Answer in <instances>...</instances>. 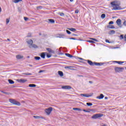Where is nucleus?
<instances>
[{"label":"nucleus","mask_w":126,"mask_h":126,"mask_svg":"<svg viewBox=\"0 0 126 126\" xmlns=\"http://www.w3.org/2000/svg\"><path fill=\"white\" fill-rule=\"evenodd\" d=\"M47 51H48V52H49V53H52V54H54V53H55V51H54V50H52V49L51 48H46Z\"/></svg>","instance_id":"obj_17"},{"label":"nucleus","mask_w":126,"mask_h":126,"mask_svg":"<svg viewBox=\"0 0 126 126\" xmlns=\"http://www.w3.org/2000/svg\"><path fill=\"white\" fill-rule=\"evenodd\" d=\"M68 30H69L70 31H72V32H75V31H76V29L73 28H68Z\"/></svg>","instance_id":"obj_21"},{"label":"nucleus","mask_w":126,"mask_h":126,"mask_svg":"<svg viewBox=\"0 0 126 126\" xmlns=\"http://www.w3.org/2000/svg\"><path fill=\"white\" fill-rule=\"evenodd\" d=\"M48 22H49V23H51L52 24H54L55 23V20L53 19H48Z\"/></svg>","instance_id":"obj_14"},{"label":"nucleus","mask_w":126,"mask_h":126,"mask_svg":"<svg viewBox=\"0 0 126 126\" xmlns=\"http://www.w3.org/2000/svg\"><path fill=\"white\" fill-rule=\"evenodd\" d=\"M75 59H79V60H84L83 58H81L80 57H76V58H75Z\"/></svg>","instance_id":"obj_48"},{"label":"nucleus","mask_w":126,"mask_h":126,"mask_svg":"<svg viewBox=\"0 0 126 126\" xmlns=\"http://www.w3.org/2000/svg\"><path fill=\"white\" fill-rule=\"evenodd\" d=\"M59 55H63V53H59Z\"/></svg>","instance_id":"obj_62"},{"label":"nucleus","mask_w":126,"mask_h":126,"mask_svg":"<svg viewBox=\"0 0 126 126\" xmlns=\"http://www.w3.org/2000/svg\"><path fill=\"white\" fill-rule=\"evenodd\" d=\"M7 41H9V42H10V39H9V38H7Z\"/></svg>","instance_id":"obj_60"},{"label":"nucleus","mask_w":126,"mask_h":126,"mask_svg":"<svg viewBox=\"0 0 126 126\" xmlns=\"http://www.w3.org/2000/svg\"><path fill=\"white\" fill-rule=\"evenodd\" d=\"M89 83L92 84V83H93V82H92V81H89Z\"/></svg>","instance_id":"obj_58"},{"label":"nucleus","mask_w":126,"mask_h":126,"mask_svg":"<svg viewBox=\"0 0 126 126\" xmlns=\"http://www.w3.org/2000/svg\"><path fill=\"white\" fill-rule=\"evenodd\" d=\"M29 87L32 88V87H36V85L35 84H29Z\"/></svg>","instance_id":"obj_28"},{"label":"nucleus","mask_w":126,"mask_h":126,"mask_svg":"<svg viewBox=\"0 0 126 126\" xmlns=\"http://www.w3.org/2000/svg\"><path fill=\"white\" fill-rule=\"evenodd\" d=\"M58 74L60 75V76H61V77L63 76V71H59Z\"/></svg>","instance_id":"obj_20"},{"label":"nucleus","mask_w":126,"mask_h":126,"mask_svg":"<svg viewBox=\"0 0 126 126\" xmlns=\"http://www.w3.org/2000/svg\"><path fill=\"white\" fill-rule=\"evenodd\" d=\"M102 117H103V114H96L94 115L92 117V119H98V118H102Z\"/></svg>","instance_id":"obj_5"},{"label":"nucleus","mask_w":126,"mask_h":126,"mask_svg":"<svg viewBox=\"0 0 126 126\" xmlns=\"http://www.w3.org/2000/svg\"><path fill=\"white\" fill-rule=\"evenodd\" d=\"M60 15V16H64V13L63 12H60L58 13Z\"/></svg>","instance_id":"obj_37"},{"label":"nucleus","mask_w":126,"mask_h":126,"mask_svg":"<svg viewBox=\"0 0 126 126\" xmlns=\"http://www.w3.org/2000/svg\"><path fill=\"white\" fill-rule=\"evenodd\" d=\"M4 94H5L6 95H9L10 94H10V93H8V92H5L4 93Z\"/></svg>","instance_id":"obj_44"},{"label":"nucleus","mask_w":126,"mask_h":126,"mask_svg":"<svg viewBox=\"0 0 126 126\" xmlns=\"http://www.w3.org/2000/svg\"><path fill=\"white\" fill-rule=\"evenodd\" d=\"M0 12H1V8L0 7Z\"/></svg>","instance_id":"obj_63"},{"label":"nucleus","mask_w":126,"mask_h":126,"mask_svg":"<svg viewBox=\"0 0 126 126\" xmlns=\"http://www.w3.org/2000/svg\"><path fill=\"white\" fill-rule=\"evenodd\" d=\"M34 60L36 61H39V60H41V58L40 57L35 56L34 57Z\"/></svg>","instance_id":"obj_27"},{"label":"nucleus","mask_w":126,"mask_h":126,"mask_svg":"<svg viewBox=\"0 0 126 126\" xmlns=\"http://www.w3.org/2000/svg\"><path fill=\"white\" fill-rule=\"evenodd\" d=\"M90 39L93 40V41H95V42H98V40L96 38H91Z\"/></svg>","instance_id":"obj_40"},{"label":"nucleus","mask_w":126,"mask_h":126,"mask_svg":"<svg viewBox=\"0 0 126 126\" xmlns=\"http://www.w3.org/2000/svg\"><path fill=\"white\" fill-rule=\"evenodd\" d=\"M41 72H44V70H40L39 71V73H41Z\"/></svg>","instance_id":"obj_55"},{"label":"nucleus","mask_w":126,"mask_h":126,"mask_svg":"<svg viewBox=\"0 0 126 126\" xmlns=\"http://www.w3.org/2000/svg\"><path fill=\"white\" fill-rule=\"evenodd\" d=\"M29 66L32 67V66H33V65H32V64H29Z\"/></svg>","instance_id":"obj_61"},{"label":"nucleus","mask_w":126,"mask_h":126,"mask_svg":"<svg viewBox=\"0 0 126 126\" xmlns=\"http://www.w3.org/2000/svg\"><path fill=\"white\" fill-rule=\"evenodd\" d=\"M114 63H118V64H122V63H124L125 62H122V61H114Z\"/></svg>","instance_id":"obj_18"},{"label":"nucleus","mask_w":126,"mask_h":126,"mask_svg":"<svg viewBox=\"0 0 126 126\" xmlns=\"http://www.w3.org/2000/svg\"><path fill=\"white\" fill-rule=\"evenodd\" d=\"M87 62L88 63H89V64H90V65H91V66H94V65H97L98 66H100L101 65H103V64H104L102 63H98L96 62H93L91 60H87Z\"/></svg>","instance_id":"obj_2"},{"label":"nucleus","mask_w":126,"mask_h":126,"mask_svg":"<svg viewBox=\"0 0 126 126\" xmlns=\"http://www.w3.org/2000/svg\"><path fill=\"white\" fill-rule=\"evenodd\" d=\"M77 76H78L79 77H83V75H77Z\"/></svg>","instance_id":"obj_51"},{"label":"nucleus","mask_w":126,"mask_h":126,"mask_svg":"<svg viewBox=\"0 0 126 126\" xmlns=\"http://www.w3.org/2000/svg\"><path fill=\"white\" fill-rule=\"evenodd\" d=\"M111 7H113L112 10H122L123 8L121 7V1H114L110 2Z\"/></svg>","instance_id":"obj_1"},{"label":"nucleus","mask_w":126,"mask_h":126,"mask_svg":"<svg viewBox=\"0 0 126 126\" xmlns=\"http://www.w3.org/2000/svg\"><path fill=\"white\" fill-rule=\"evenodd\" d=\"M87 42H88L89 43H94V44H95V42L93 40H87Z\"/></svg>","instance_id":"obj_36"},{"label":"nucleus","mask_w":126,"mask_h":126,"mask_svg":"<svg viewBox=\"0 0 126 126\" xmlns=\"http://www.w3.org/2000/svg\"><path fill=\"white\" fill-rule=\"evenodd\" d=\"M80 96H83V97H86L87 98H88L89 97H91L92 95L85 94H80Z\"/></svg>","instance_id":"obj_11"},{"label":"nucleus","mask_w":126,"mask_h":126,"mask_svg":"<svg viewBox=\"0 0 126 126\" xmlns=\"http://www.w3.org/2000/svg\"><path fill=\"white\" fill-rule=\"evenodd\" d=\"M107 28H109L110 29H115V27L112 25H108L107 26Z\"/></svg>","instance_id":"obj_23"},{"label":"nucleus","mask_w":126,"mask_h":126,"mask_svg":"<svg viewBox=\"0 0 126 126\" xmlns=\"http://www.w3.org/2000/svg\"><path fill=\"white\" fill-rule=\"evenodd\" d=\"M53 111V107H50L48 108H46L45 110V113L47 114V115H50L51 113H52V111Z\"/></svg>","instance_id":"obj_6"},{"label":"nucleus","mask_w":126,"mask_h":126,"mask_svg":"<svg viewBox=\"0 0 126 126\" xmlns=\"http://www.w3.org/2000/svg\"><path fill=\"white\" fill-rule=\"evenodd\" d=\"M46 57L48 58H51V57H52V55L49 54H46Z\"/></svg>","instance_id":"obj_39"},{"label":"nucleus","mask_w":126,"mask_h":126,"mask_svg":"<svg viewBox=\"0 0 126 126\" xmlns=\"http://www.w3.org/2000/svg\"><path fill=\"white\" fill-rule=\"evenodd\" d=\"M109 25H111L112 24H114V22L113 21H110L109 22Z\"/></svg>","instance_id":"obj_47"},{"label":"nucleus","mask_w":126,"mask_h":126,"mask_svg":"<svg viewBox=\"0 0 126 126\" xmlns=\"http://www.w3.org/2000/svg\"><path fill=\"white\" fill-rule=\"evenodd\" d=\"M24 19L25 21H27V20H28V18L26 17H24Z\"/></svg>","instance_id":"obj_46"},{"label":"nucleus","mask_w":126,"mask_h":126,"mask_svg":"<svg viewBox=\"0 0 126 126\" xmlns=\"http://www.w3.org/2000/svg\"><path fill=\"white\" fill-rule=\"evenodd\" d=\"M105 42L106 43H109V44H110V43H111V42H110V41H109V40H108V39H106Z\"/></svg>","instance_id":"obj_50"},{"label":"nucleus","mask_w":126,"mask_h":126,"mask_svg":"<svg viewBox=\"0 0 126 126\" xmlns=\"http://www.w3.org/2000/svg\"><path fill=\"white\" fill-rule=\"evenodd\" d=\"M106 17V14H102L101 15V18H102L103 19H104V18H105Z\"/></svg>","instance_id":"obj_34"},{"label":"nucleus","mask_w":126,"mask_h":126,"mask_svg":"<svg viewBox=\"0 0 126 126\" xmlns=\"http://www.w3.org/2000/svg\"><path fill=\"white\" fill-rule=\"evenodd\" d=\"M16 58L17 60H21V59H23L24 58V56H21L20 55H16Z\"/></svg>","instance_id":"obj_12"},{"label":"nucleus","mask_w":126,"mask_h":126,"mask_svg":"<svg viewBox=\"0 0 126 126\" xmlns=\"http://www.w3.org/2000/svg\"><path fill=\"white\" fill-rule=\"evenodd\" d=\"M33 118H34V119H43V117L38 116H34Z\"/></svg>","instance_id":"obj_29"},{"label":"nucleus","mask_w":126,"mask_h":126,"mask_svg":"<svg viewBox=\"0 0 126 126\" xmlns=\"http://www.w3.org/2000/svg\"><path fill=\"white\" fill-rule=\"evenodd\" d=\"M124 38H125V36H124V34H121L120 36V40H123V39H124Z\"/></svg>","instance_id":"obj_35"},{"label":"nucleus","mask_w":126,"mask_h":126,"mask_svg":"<svg viewBox=\"0 0 126 126\" xmlns=\"http://www.w3.org/2000/svg\"><path fill=\"white\" fill-rule=\"evenodd\" d=\"M19 1H22V0H14V2H15V3H18Z\"/></svg>","instance_id":"obj_32"},{"label":"nucleus","mask_w":126,"mask_h":126,"mask_svg":"<svg viewBox=\"0 0 126 126\" xmlns=\"http://www.w3.org/2000/svg\"><path fill=\"white\" fill-rule=\"evenodd\" d=\"M124 69H125V68L121 67H115L114 68L115 72H122Z\"/></svg>","instance_id":"obj_4"},{"label":"nucleus","mask_w":126,"mask_h":126,"mask_svg":"<svg viewBox=\"0 0 126 126\" xmlns=\"http://www.w3.org/2000/svg\"><path fill=\"white\" fill-rule=\"evenodd\" d=\"M72 36H78V35H77V34H76L73 33V34H72Z\"/></svg>","instance_id":"obj_54"},{"label":"nucleus","mask_w":126,"mask_h":126,"mask_svg":"<svg viewBox=\"0 0 126 126\" xmlns=\"http://www.w3.org/2000/svg\"><path fill=\"white\" fill-rule=\"evenodd\" d=\"M116 23L117 25L119 26V27L122 28V20H121V19H117L116 21Z\"/></svg>","instance_id":"obj_9"},{"label":"nucleus","mask_w":126,"mask_h":126,"mask_svg":"<svg viewBox=\"0 0 126 126\" xmlns=\"http://www.w3.org/2000/svg\"><path fill=\"white\" fill-rule=\"evenodd\" d=\"M9 101L10 103H11L13 105H17V106H20L21 105L20 102L16 101L15 99L10 98L9 99Z\"/></svg>","instance_id":"obj_3"},{"label":"nucleus","mask_w":126,"mask_h":126,"mask_svg":"<svg viewBox=\"0 0 126 126\" xmlns=\"http://www.w3.org/2000/svg\"><path fill=\"white\" fill-rule=\"evenodd\" d=\"M72 67H72V66H65L64 67V68H68L69 69H71V68H72Z\"/></svg>","instance_id":"obj_31"},{"label":"nucleus","mask_w":126,"mask_h":126,"mask_svg":"<svg viewBox=\"0 0 126 126\" xmlns=\"http://www.w3.org/2000/svg\"><path fill=\"white\" fill-rule=\"evenodd\" d=\"M83 112H85L86 113H90V111L89 110H86L85 109L83 110Z\"/></svg>","instance_id":"obj_41"},{"label":"nucleus","mask_w":126,"mask_h":126,"mask_svg":"<svg viewBox=\"0 0 126 126\" xmlns=\"http://www.w3.org/2000/svg\"><path fill=\"white\" fill-rule=\"evenodd\" d=\"M66 32L67 34H71V32H70V31H69L68 30H66Z\"/></svg>","instance_id":"obj_42"},{"label":"nucleus","mask_w":126,"mask_h":126,"mask_svg":"<svg viewBox=\"0 0 126 126\" xmlns=\"http://www.w3.org/2000/svg\"><path fill=\"white\" fill-rule=\"evenodd\" d=\"M86 105H87L89 107L90 106H93V104L90 102H87Z\"/></svg>","instance_id":"obj_33"},{"label":"nucleus","mask_w":126,"mask_h":126,"mask_svg":"<svg viewBox=\"0 0 126 126\" xmlns=\"http://www.w3.org/2000/svg\"><path fill=\"white\" fill-rule=\"evenodd\" d=\"M70 1L71 2H72V1H73V0H70Z\"/></svg>","instance_id":"obj_64"},{"label":"nucleus","mask_w":126,"mask_h":126,"mask_svg":"<svg viewBox=\"0 0 126 126\" xmlns=\"http://www.w3.org/2000/svg\"><path fill=\"white\" fill-rule=\"evenodd\" d=\"M0 92H1V93H3L4 94V91H0Z\"/></svg>","instance_id":"obj_56"},{"label":"nucleus","mask_w":126,"mask_h":126,"mask_svg":"<svg viewBox=\"0 0 126 126\" xmlns=\"http://www.w3.org/2000/svg\"><path fill=\"white\" fill-rule=\"evenodd\" d=\"M58 38H63V36H57Z\"/></svg>","instance_id":"obj_57"},{"label":"nucleus","mask_w":126,"mask_h":126,"mask_svg":"<svg viewBox=\"0 0 126 126\" xmlns=\"http://www.w3.org/2000/svg\"><path fill=\"white\" fill-rule=\"evenodd\" d=\"M62 89H65L67 90H69L71 89V87L70 86H63L62 87Z\"/></svg>","instance_id":"obj_10"},{"label":"nucleus","mask_w":126,"mask_h":126,"mask_svg":"<svg viewBox=\"0 0 126 126\" xmlns=\"http://www.w3.org/2000/svg\"><path fill=\"white\" fill-rule=\"evenodd\" d=\"M115 33H116V32L115 31L111 30L109 32L108 34H109V35H112L113 34H115Z\"/></svg>","instance_id":"obj_19"},{"label":"nucleus","mask_w":126,"mask_h":126,"mask_svg":"<svg viewBox=\"0 0 126 126\" xmlns=\"http://www.w3.org/2000/svg\"><path fill=\"white\" fill-rule=\"evenodd\" d=\"M32 48H33V49H37L38 46L36 44H34L32 43Z\"/></svg>","instance_id":"obj_22"},{"label":"nucleus","mask_w":126,"mask_h":126,"mask_svg":"<svg viewBox=\"0 0 126 126\" xmlns=\"http://www.w3.org/2000/svg\"><path fill=\"white\" fill-rule=\"evenodd\" d=\"M65 56H66V57H68V58H76V56H72L68 53H65Z\"/></svg>","instance_id":"obj_13"},{"label":"nucleus","mask_w":126,"mask_h":126,"mask_svg":"<svg viewBox=\"0 0 126 126\" xmlns=\"http://www.w3.org/2000/svg\"><path fill=\"white\" fill-rule=\"evenodd\" d=\"M124 25H125V26H126V21H125L123 23Z\"/></svg>","instance_id":"obj_52"},{"label":"nucleus","mask_w":126,"mask_h":126,"mask_svg":"<svg viewBox=\"0 0 126 126\" xmlns=\"http://www.w3.org/2000/svg\"><path fill=\"white\" fill-rule=\"evenodd\" d=\"M27 43L29 45V48L31 49L32 48V45L33 44V40L32 39H30L27 41Z\"/></svg>","instance_id":"obj_7"},{"label":"nucleus","mask_w":126,"mask_h":126,"mask_svg":"<svg viewBox=\"0 0 126 126\" xmlns=\"http://www.w3.org/2000/svg\"><path fill=\"white\" fill-rule=\"evenodd\" d=\"M17 82L19 83H25V82H27V80L25 79H17Z\"/></svg>","instance_id":"obj_8"},{"label":"nucleus","mask_w":126,"mask_h":126,"mask_svg":"<svg viewBox=\"0 0 126 126\" xmlns=\"http://www.w3.org/2000/svg\"><path fill=\"white\" fill-rule=\"evenodd\" d=\"M32 35V34H31V33H29L28 35H27V37H31Z\"/></svg>","instance_id":"obj_49"},{"label":"nucleus","mask_w":126,"mask_h":126,"mask_svg":"<svg viewBox=\"0 0 126 126\" xmlns=\"http://www.w3.org/2000/svg\"><path fill=\"white\" fill-rule=\"evenodd\" d=\"M70 40H78V41H83V39H76V38H75L74 37H71V38H70Z\"/></svg>","instance_id":"obj_26"},{"label":"nucleus","mask_w":126,"mask_h":126,"mask_svg":"<svg viewBox=\"0 0 126 126\" xmlns=\"http://www.w3.org/2000/svg\"><path fill=\"white\" fill-rule=\"evenodd\" d=\"M104 99H105V100H107V99H108V97H107V96L105 97Z\"/></svg>","instance_id":"obj_59"},{"label":"nucleus","mask_w":126,"mask_h":126,"mask_svg":"<svg viewBox=\"0 0 126 126\" xmlns=\"http://www.w3.org/2000/svg\"><path fill=\"white\" fill-rule=\"evenodd\" d=\"M8 81L10 84H14V82L11 79L8 80Z\"/></svg>","instance_id":"obj_24"},{"label":"nucleus","mask_w":126,"mask_h":126,"mask_svg":"<svg viewBox=\"0 0 126 126\" xmlns=\"http://www.w3.org/2000/svg\"><path fill=\"white\" fill-rule=\"evenodd\" d=\"M40 57L42 59H45V58H46V54H45V52L41 53V54H40Z\"/></svg>","instance_id":"obj_15"},{"label":"nucleus","mask_w":126,"mask_h":126,"mask_svg":"<svg viewBox=\"0 0 126 126\" xmlns=\"http://www.w3.org/2000/svg\"><path fill=\"white\" fill-rule=\"evenodd\" d=\"M9 21H10V19H6V24H8L9 23Z\"/></svg>","instance_id":"obj_38"},{"label":"nucleus","mask_w":126,"mask_h":126,"mask_svg":"<svg viewBox=\"0 0 126 126\" xmlns=\"http://www.w3.org/2000/svg\"><path fill=\"white\" fill-rule=\"evenodd\" d=\"M79 12V9H76L75 11V13H78Z\"/></svg>","instance_id":"obj_45"},{"label":"nucleus","mask_w":126,"mask_h":126,"mask_svg":"<svg viewBox=\"0 0 126 126\" xmlns=\"http://www.w3.org/2000/svg\"><path fill=\"white\" fill-rule=\"evenodd\" d=\"M103 98H104V94H100L99 96H98L96 97V99H103Z\"/></svg>","instance_id":"obj_16"},{"label":"nucleus","mask_w":126,"mask_h":126,"mask_svg":"<svg viewBox=\"0 0 126 126\" xmlns=\"http://www.w3.org/2000/svg\"><path fill=\"white\" fill-rule=\"evenodd\" d=\"M124 40L126 42V34L124 36Z\"/></svg>","instance_id":"obj_53"},{"label":"nucleus","mask_w":126,"mask_h":126,"mask_svg":"<svg viewBox=\"0 0 126 126\" xmlns=\"http://www.w3.org/2000/svg\"><path fill=\"white\" fill-rule=\"evenodd\" d=\"M73 110H74V111H78V112H80V111H81V109L77 108H73Z\"/></svg>","instance_id":"obj_25"},{"label":"nucleus","mask_w":126,"mask_h":126,"mask_svg":"<svg viewBox=\"0 0 126 126\" xmlns=\"http://www.w3.org/2000/svg\"><path fill=\"white\" fill-rule=\"evenodd\" d=\"M89 110L90 112H95V109H89Z\"/></svg>","instance_id":"obj_43"},{"label":"nucleus","mask_w":126,"mask_h":126,"mask_svg":"<svg viewBox=\"0 0 126 126\" xmlns=\"http://www.w3.org/2000/svg\"><path fill=\"white\" fill-rule=\"evenodd\" d=\"M23 74L24 75H32V73H24Z\"/></svg>","instance_id":"obj_30"}]
</instances>
